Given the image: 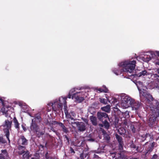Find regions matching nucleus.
Listing matches in <instances>:
<instances>
[{"mask_svg": "<svg viewBox=\"0 0 159 159\" xmlns=\"http://www.w3.org/2000/svg\"><path fill=\"white\" fill-rule=\"evenodd\" d=\"M136 64V61L135 60H127L121 62L120 66L124 67V72L125 74L127 73L128 76H131L134 75L133 72L135 69Z\"/></svg>", "mask_w": 159, "mask_h": 159, "instance_id": "1", "label": "nucleus"}, {"mask_svg": "<svg viewBox=\"0 0 159 159\" xmlns=\"http://www.w3.org/2000/svg\"><path fill=\"white\" fill-rule=\"evenodd\" d=\"M30 128L31 130L38 138H40L44 134L45 131L43 129H40L39 126L34 121V119L32 120Z\"/></svg>", "mask_w": 159, "mask_h": 159, "instance_id": "2", "label": "nucleus"}, {"mask_svg": "<svg viewBox=\"0 0 159 159\" xmlns=\"http://www.w3.org/2000/svg\"><path fill=\"white\" fill-rule=\"evenodd\" d=\"M66 98V97H61L60 98L59 100V102L57 101H55L53 103V105L52 106V110L55 111L62 109V106H64V102L62 101V99Z\"/></svg>", "mask_w": 159, "mask_h": 159, "instance_id": "3", "label": "nucleus"}, {"mask_svg": "<svg viewBox=\"0 0 159 159\" xmlns=\"http://www.w3.org/2000/svg\"><path fill=\"white\" fill-rule=\"evenodd\" d=\"M11 121H9L7 120H5V124L3 125L4 127H7V129L4 130V132L5 133V135L7 138L9 142L10 141L9 138L10 133L9 130L11 128Z\"/></svg>", "mask_w": 159, "mask_h": 159, "instance_id": "4", "label": "nucleus"}, {"mask_svg": "<svg viewBox=\"0 0 159 159\" xmlns=\"http://www.w3.org/2000/svg\"><path fill=\"white\" fill-rule=\"evenodd\" d=\"M83 93L81 92H76L72 94V98L74 99L75 100V101L78 103H80L83 102L84 100V98L81 97L80 96L82 95Z\"/></svg>", "mask_w": 159, "mask_h": 159, "instance_id": "5", "label": "nucleus"}, {"mask_svg": "<svg viewBox=\"0 0 159 159\" xmlns=\"http://www.w3.org/2000/svg\"><path fill=\"white\" fill-rule=\"evenodd\" d=\"M121 99L123 103L125 104L127 106H129L131 104V102L133 99L131 98L130 97L124 94L122 96Z\"/></svg>", "mask_w": 159, "mask_h": 159, "instance_id": "6", "label": "nucleus"}, {"mask_svg": "<svg viewBox=\"0 0 159 159\" xmlns=\"http://www.w3.org/2000/svg\"><path fill=\"white\" fill-rule=\"evenodd\" d=\"M97 116L98 120L102 122L105 119H109L108 115L105 112H98L97 113Z\"/></svg>", "mask_w": 159, "mask_h": 159, "instance_id": "7", "label": "nucleus"}, {"mask_svg": "<svg viewBox=\"0 0 159 159\" xmlns=\"http://www.w3.org/2000/svg\"><path fill=\"white\" fill-rule=\"evenodd\" d=\"M74 123L76 124L78 131L83 132L86 130V126L84 123L77 121L75 122Z\"/></svg>", "mask_w": 159, "mask_h": 159, "instance_id": "8", "label": "nucleus"}, {"mask_svg": "<svg viewBox=\"0 0 159 159\" xmlns=\"http://www.w3.org/2000/svg\"><path fill=\"white\" fill-rule=\"evenodd\" d=\"M131 102V104L129 105L131 106L134 110H137L139 109L141 106V103L139 102L135 101L133 99Z\"/></svg>", "mask_w": 159, "mask_h": 159, "instance_id": "9", "label": "nucleus"}, {"mask_svg": "<svg viewBox=\"0 0 159 159\" xmlns=\"http://www.w3.org/2000/svg\"><path fill=\"white\" fill-rule=\"evenodd\" d=\"M0 100L1 102L2 106H3V107L1 109L2 114L4 115H5V116L7 117H10V115L8 113V110L5 109V105L4 103V100L0 98Z\"/></svg>", "mask_w": 159, "mask_h": 159, "instance_id": "10", "label": "nucleus"}, {"mask_svg": "<svg viewBox=\"0 0 159 159\" xmlns=\"http://www.w3.org/2000/svg\"><path fill=\"white\" fill-rule=\"evenodd\" d=\"M156 143L154 142H153L152 143H150L148 146V147L146 148V152L145 153V155L146 156L147 154H150L152 152L154 148V147Z\"/></svg>", "mask_w": 159, "mask_h": 159, "instance_id": "11", "label": "nucleus"}, {"mask_svg": "<svg viewBox=\"0 0 159 159\" xmlns=\"http://www.w3.org/2000/svg\"><path fill=\"white\" fill-rule=\"evenodd\" d=\"M115 136L116 138L118 141L119 143V149H123L124 142L123 141V139L122 137L118 135L117 134H116Z\"/></svg>", "mask_w": 159, "mask_h": 159, "instance_id": "12", "label": "nucleus"}, {"mask_svg": "<svg viewBox=\"0 0 159 159\" xmlns=\"http://www.w3.org/2000/svg\"><path fill=\"white\" fill-rule=\"evenodd\" d=\"M2 153L0 154V159H9L10 157L6 149L2 150Z\"/></svg>", "mask_w": 159, "mask_h": 159, "instance_id": "13", "label": "nucleus"}, {"mask_svg": "<svg viewBox=\"0 0 159 159\" xmlns=\"http://www.w3.org/2000/svg\"><path fill=\"white\" fill-rule=\"evenodd\" d=\"M120 63L119 65V67L118 69L115 68L113 70V72L116 75H120L123 72H124V67H122L120 66Z\"/></svg>", "mask_w": 159, "mask_h": 159, "instance_id": "14", "label": "nucleus"}, {"mask_svg": "<svg viewBox=\"0 0 159 159\" xmlns=\"http://www.w3.org/2000/svg\"><path fill=\"white\" fill-rule=\"evenodd\" d=\"M62 101L64 102V112L66 115V117L69 118H71V116L69 113H68V110H67V106L66 105V98L62 99Z\"/></svg>", "mask_w": 159, "mask_h": 159, "instance_id": "15", "label": "nucleus"}, {"mask_svg": "<svg viewBox=\"0 0 159 159\" xmlns=\"http://www.w3.org/2000/svg\"><path fill=\"white\" fill-rule=\"evenodd\" d=\"M27 140L24 136H21L20 138L18 139V143L23 145H26L27 144Z\"/></svg>", "mask_w": 159, "mask_h": 159, "instance_id": "16", "label": "nucleus"}, {"mask_svg": "<svg viewBox=\"0 0 159 159\" xmlns=\"http://www.w3.org/2000/svg\"><path fill=\"white\" fill-rule=\"evenodd\" d=\"M148 137H150V140H151L153 139V136L148 133L143 134L141 136V139L143 142L145 141L146 138Z\"/></svg>", "mask_w": 159, "mask_h": 159, "instance_id": "17", "label": "nucleus"}, {"mask_svg": "<svg viewBox=\"0 0 159 159\" xmlns=\"http://www.w3.org/2000/svg\"><path fill=\"white\" fill-rule=\"evenodd\" d=\"M156 118L157 117L155 116L151 117L149 118L148 123V125L150 127H152L153 126V125L155 123Z\"/></svg>", "mask_w": 159, "mask_h": 159, "instance_id": "18", "label": "nucleus"}, {"mask_svg": "<svg viewBox=\"0 0 159 159\" xmlns=\"http://www.w3.org/2000/svg\"><path fill=\"white\" fill-rule=\"evenodd\" d=\"M90 117V119L93 125L94 126H96L98 124L97 118L93 116H91Z\"/></svg>", "mask_w": 159, "mask_h": 159, "instance_id": "19", "label": "nucleus"}, {"mask_svg": "<svg viewBox=\"0 0 159 159\" xmlns=\"http://www.w3.org/2000/svg\"><path fill=\"white\" fill-rule=\"evenodd\" d=\"M143 95L148 100L151 101H153V100L152 96L149 93H143Z\"/></svg>", "mask_w": 159, "mask_h": 159, "instance_id": "20", "label": "nucleus"}, {"mask_svg": "<svg viewBox=\"0 0 159 159\" xmlns=\"http://www.w3.org/2000/svg\"><path fill=\"white\" fill-rule=\"evenodd\" d=\"M13 120L15 128L17 130H20V124L19 123L16 117H14Z\"/></svg>", "mask_w": 159, "mask_h": 159, "instance_id": "21", "label": "nucleus"}, {"mask_svg": "<svg viewBox=\"0 0 159 159\" xmlns=\"http://www.w3.org/2000/svg\"><path fill=\"white\" fill-rule=\"evenodd\" d=\"M59 126L61 128L63 132L66 134L69 133V131L68 129L65 127L64 124L62 123H60L59 124Z\"/></svg>", "mask_w": 159, "mask_h": 159, "instance_id": "22", "label": "nucleus"}, {"mask_svg": "<svg viewBox=\"0 0 159 159\" xmlns=\"http://www.w3.org/2000/svg\"><path fill=\"white\" fill-rule=\"evenodd\" d=\"M97 90L98 91V92L99 93L102 92L107 93L108 91V89L105 86H103L102 88H98L97 89Z\"/></svg>", "mask_w": 159, "mask_h": 159, "instance_id": "23", "label": "nucleus"}, {"mask_svg": "<svg viewBox=\"0 0 159 159\" xmlns=\"http://www.w3.org/2000/svg\"><path fill=\"white\" fill-rule=\"evenodd\" d=\"M101 109L103 111L109 113L111 111V108L110 105H107L105 107H102Z\"/></svg>", "mask_w": 159, "mask_h": 159, "instance_id": "24", "label": "nucleus"}, {"mask_svg": "<svg viewBox=\"0 0 159 159\" xmlns=\"http://www.w3.org/2000/svg\"><path fill=\"white\" fill-rule=\"evenodd\" d=\"M148 74L146 70L142 71L141 72L137 74L136 75L138 77H140L142 76L147 75Z\"/></svg>", "mask_w": 159, "mask_h": 159, "instance_id": "25", "label": "nucleus"}, {"mask_svg": "<svg viewBox=\"0 0 159 159\" xmlns=\"http://www.w3.org/2000/svg\"><path fill=\"white\" fill-rule=\"evenodd\" d=\"M33 119L34 122H35V121H37V122L38 120L39 122H40L41 120V118L40 114H35L34 116V118Z\"/></svg>", "mask_w": 159, "mask_h": 159, "instance_id": "26", "label": "nucleus"}, {"mask_svg": "<svg viewBox=\"0 0 159 159\" xmlns=\"http://www.w3.org/2000/svg\"><path fill=\"white\" fill-rule=\"evenodd\" d=\"M137 126L136 125H131L130 126V128L133 133L137 132V131H139V130L137 129Z\"/></svg>", "mask_w": 159, "mask_h": 159, "instance_id": "27", "label": "nucleus"}, {"mask_svg": "<svg viewBox=\"0 0 159 159\" xmlns=\"http://www.w3.org/2000/svg\"><path fill=\"white\" fill-rule=\"evenodd\" d=\"M103 124L104 126V127L105 128L108 129L109 128L110 126V124L109 122L107 121V119H105L104 120V121H102Z\"/></svg>", "mask_w": 159, "mask_h": 159, "instance_id": "28", "label": "nucleus"}, {"mask_svg": "<svg viewBox=\"0 0 159 159\" xmlns=\"http://www.w3.org/2000/svg\"><path fill=\"white\" fill-rule=\"evenodd\" d=\"M30 156L29 155L28 151H27L25 154L23 155L22 159H28Z\"/></svg>", "mask_w": 159, "mask_h": 159, "instance_id": "29", "label": "nucleus"}, {"mask_svg": "<svg viewBox=\"0 0 159 159\" xmlns=\"http://www.w3.org/2000/svg\"><path fill=\"white\" fill-rule=\"evenodd\" d=\"M118 156L116 157L115 159H123L124 158V154L121 153H118Z\"/></svg>", "mask_w": 159, "mask_h": 159, "instance_id": "30", "label": "nucleus"}, {"mask_svg": "<svg viewBox=\"0 0 159 159\" xmlns=\"http://www.w3.org/2000/svg\"><path fill=\"white\" fill-rule=\"evenodd\" d=\"M118 131L120 134L121 135L125 134L126 132L125 129L124 128H120L118 130Z\"/></svg>", "mask_w": 159, "mask_h": 159, "instance_id": "31", "label": "nucleus"}, {"mask_svg": "<svg viewBox=\"0 0 159 159\" xmlns=\"http://www.w3.org/2000/svg\"><path fill=\"white\" fill-rule=\"evenodd\" d=\"M45 157L46 159H55L54 157H51L50 154H48V152H47L45 155Z\"/></svg>", "mask_w": 159, "mask_h": 159, "instance_id": "32", "label": "nucleus"}, {"mask_svg": "<svg viewBox=\"0 0 159 159\" xmlns=\"http://www.w3.org/2000/svg\"><path fill=\"white\" fill-rule=\"evenodd\" d=\"M100 101L101 103L104 104H106L107 103V100L104 98H100Z\"/></svg>", "mask_w": 159, "mask_h": 159, "instance_id": "33", "label": "nucleus"}, {"mask_svg": "<svg viewBox=\"0 0 159 159\" xmlns=\"http://www.w3.org/2000/svg\"><path fill=\"white\" fill-rule=\"evenodd\" d=\"M75 91L74 89H71L70 91L69 94L68 95V98H70L72 95V93H73L74 91Z\"/></svg>", "mask_w": 159, "mask_h": 159, "instance_id": "34", "label": "nucleus"}, {"mask_svg": "<svg viewBox=\"0 0 159 159\" xmlns=\"http://www.w3.org/2000/svg\"><path fill=\"white\" fill-rule=\"evenodd\" d=\"M6 143V141L3 139V137L0 136V143Z\"/></svg>", "mask_w": 159, "mask_h": 159, "instance_id": "35", "label": "nucleus"}, {"mask_svg": "<svg viewBox=\"0 0 159 159\" xmlns=\"http://www.w3.org/2000/svg\"><path fill=\"white\" fill-rule=\"evenodd\" d=\"M25 148V147L20 145L18 146V149L19 150H23Z\"/></svg>", "mask_w": 159, "mask_h": 159, "instance_id": "36", "label": "nucleus"}, {"mask_svg": "<svg viewBox=\"0 0 159 159\" xmlns=\"http://www.w3.org/2000/svg\"><path fill=\"white\" fill-rule=\"evenodd\" d=\"M86 140L90 142H93L95 141V139L91 138H87L86 139Z\"/></svg>", "mask_w": 159, "mask_h": 159, "instance_id": "37", "label": "nucleus"}, {"mask_svg": "<svg viewBox=\"0 0 159 159\" xmlns=\"http://www.w3.org/2000/svg\"><path fill=\"white\" fill-rule=\"evenodd\" d=\"M154 77L156 78L157 81L159 83V75L155 74H154Z\"/></svg>", "mask_w": 159, "mask_h": 159, "instance_id": "38", "label": "nucleus"}, {"mask_svg": "<svg viewBox=\"0 0 159 159\" xmlns=\"http://www.w3.org/2000/svg\"><path fill=\"white\" fill-rule=\"evenodd\" d=\"M25 152V151L24 150L20 151L18 152V153L19 155H21Z\"/></svg>", "mask_w": 159, "mask_h": 159, "instance_id": "39", "label": "nucleus"}, {"mask_svg": "<svg viewBox=\"0 0 159 159\" xmlns=\"http://www.w3.org/2000/svg\"><path fill=\"white\" fill-rule=\"evenodd\" d=\"M158 156L156 154H154L153 155L151 159H157L158 157Z\"/></svg>", "mask_w": 159, "mask_h": 159, "instance_id": "40", "label": "nucleus"}, {"mask_svg": "<svg viewBox=\"0 0 159 159\" xmlns=\"http://www.w3.org/2000/svg\"><path fill=\"white\" fill-rule=\"evenodd\" d=\"M61 122H58L57 121H52V124H54V125H56V124H58L59 125V124Z\"/></svg>", "mask_w": 159, "mask_h": 159, "instance_id": "41", "label": "nucleus"}, {"mask_svg": "<svg viewBox=\"0 0 159 159\" xmlns=\"http://www.w3.org/2000/svg\"><path fill=\"white\" fill-rule=\"evenodd\" d=\"M5 109L6 110H8V111H9V109L10 108H11V106H10L8 105V106H6L5 105ZM8 113L10 114L8 112Z\"/></svg>", "mask_w": 159, "mask_h": 159, "instance_id": "42", "label": "nucleus"}, {"mask_svg": "<svg viewBox=\"0 0 159 159\" xmlns=\"http://www.w3.org/2000/svg\"><path fill=\"white\" fill-rule=\"evenodd\" d=\"M78 159H84V154L83 153H81L80 155V157Z\"/></svg>", "mask_w": 159, "mask_h": 159, "instance_id": "43", "label": "nucleus"}, {"mask_svg": "<svg viewBox=\"0 0 159 159\" xmlns=\"http://www.w3.org/2000/svg\"><path fill=\"white\" fill-rule=\"evenodd\" d=\"M70 151L71 153H75V152L74 150V149L72 148L71 147H70Z\"/></svg>", "mask_w": 159, "mask_h": 159, "instance_id": "44", "label": "nucleus"}, {"mask_svg": "<svg viewBox=\"0 0 159 159\" xmlns=\"http://www.w3.org/2000/svg\"><path fill=\"white\" fill-rule=\"evenodd\" d=\"M48 105L49 106H52H52H53V103L52 102H50L49 103H48Z\"/></svg>", "mask_w": 159, "mask_h": 159, "instance_id": "45", "label": "nucleus"}, {"mask_svg": "<svg viewBox=\"0 0 159 159\" xmlns=\"http://www.w3.org/2000/svg\"><path fill=\"white\" fill-rule=\"evenodd\" d=\"M93 157L94 158H99V156L98 155H97L96 154H94Z\"/></svg>", "mask_w": 159, "mask_h": 159, "instance_id": "46", "label": "nucleus"}, {"mask_svg": "<svg viewBox=\"0 0 159 159\" xmlns=\"http://www.w3.org/2000/svg\"><path fill=\"white\" fill-rule=\"evenodd\" d=\"M155 54L159 57V51H157L155 52Z\"/></svg>", "mask_w": 159, "mask_h": 159, "instance_id": "47", "label": "nucleus"}, {"mask_svg": "<svg viewBox=\"0 0 159 159\" xmlns=\"http://www.w3.org/2000/svg\"><path fill=\"white\" fill-rule=\"evenodd\" d=\"M123 159H133L131 158H129L127 157L126 156H125L124 155V158H123Z\"/></svg>", "mask_w": 159, "mask_h": 159, "instance_id": "48", "label": "nucleus"}, {"mask_svg": "<svg viewBox=\"0 0 159 159\" xmlns=\"http://www.w3.org/2000/svg\"><path fill=\"white\" fill-rule=\"evenodd\" d=\"M22 127L24 131H25L26 130V128L23 125H22Z\"/></svg>", "mask_w": 159, "mask_h": 159, "instance_id": "49", "label": "nucleus"}, {"mask_svg": "<svg viewBox=\"0 0 159 159\" xmlns=\"http://www.w3.org/2000/svg\"><path fill=\"white\" fill-rule=\"evenodd\" d=\"M39 147H40V148H42V149H43V148H44L43 145H42L41 144H40L39 145Z\"/></svg>", "mask_w": 159, "mask_h": 159, "instance_id": "50", "label": "nucleus"}, {"mask_svg": "<svg viewBox=\"0 0 159 159\" xmlns=\"http://www.w3.org/2000/svg\"><path fill=\"white\" fill-rule=\"evenodd\" d=\"M146 58H147L146 60L148 61L151 60V58L150 56H149L148 57H146Z\"/></svg>", "mask_w": 159, "mask_h": 159, "instance_id": "51", "label": "nucleus"}, {"mask_svg": "<svg viewBox=\"0 0 159 159\" xmlns=\"http://www.w3.org/2000/svg\"><path fill=\"white\" fill-rule=\"evenodd\" d=\"M87 137L88 138H91L92 137V135L91 134H89L87 136Z\"/></svg>", "mask_w": 159, "mask_h": 159, "instance_id": "52", "label": "nucleus"}, {"mask_svg": "<svg viewBox=\"0 0 159 159\" xmlns=\"http://www.w3.org/2000/svg\"><path fill=\"white\" fill-rule=\"evenodd\" d=\"M65 138L66 139L67 141H69V138L66 135H64Z\"/></svg>", "mask_w": 159, "mask_h": 159, "instance_id": "53", "label": "nucleus"}, {"mask_svg": "<svg viewBox=\"0 0 159 159\" xmlns=\"http://www.w3.org/2000/svg\"><path fill=\"white\" fill-rule=\"evenodd\" d=\"M99 125L101 127H103L104 125L103 124H99Z\"/></svg>", "mask_w": 159, "mask_h": 159, "instance_id": "54", "label": "nucleus"}, {"mask_svg": "<svg viewBox=\"0 0 159 159\" xmlns=\"http://www.w3.org/2000/svg\"><path fill=\"white\" fill-rule=\"evenodd\" d=\"M132 146L133 148H135L136 147V146L135 145H134V144L132 145Z\"/></svg>", "mask_w": 159, "mask_h": 159, "instance_id": "55", "label": "nucleus"}, {"mask_svg": "<svg viewBox=\"0 0 159 159\" xmlns=\"http://www.w3.org/2000/svg\"><path fill=\"white\" fill-rule=\"evenodd\" d=\"M158 74H159V69H158L157 70Z\"/></svg>", "mask_w": 159, "mask_h": 159, "instance_id": "56", "label": "nucleus"}, {"mask_svg": "<svg viewBox=\"0 0 159 159\" xmlns=\"http://www.w3.org/2000/svg\"><path fill=\"white\" fill-rule=\"evenodd\" d=\"M31 159H37V158L34 157H32Z\"/></svg>", "mask_w": 159, "mask_h": 159, "instance_id": "57", "label": "nucleus"}, {"mask_svg": "<svg viewBox=\"0 0 159 159\" xmlns=\"http://www.w3.org/2000/svg\"><path fill=\"white\" fill-rule=\"evenodd\" d=\"M157 64L159 65V61L157 62Z\"/></svg>", "mask_w": 159, "mask_h": 159, "instance_id": "58", "label": "nucleus"}, {"mask_svg": "<svg viewBox=\"0 0 159 159\" xmlns=\"http://www.w3.org/2000/svg\"><path fill=\"white\" fill-rule=\"evenodd\" d=\"M86 157V155L85 156V157Z\"/></svg>", "mask_w": 159, "mask_h": 159, "instance_id": "59", "label": "nucleus"}]
</instances>
